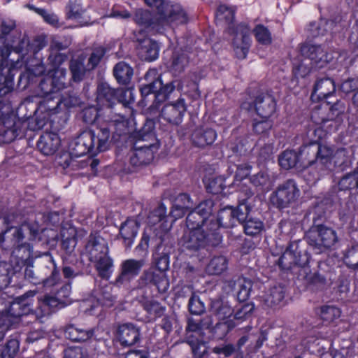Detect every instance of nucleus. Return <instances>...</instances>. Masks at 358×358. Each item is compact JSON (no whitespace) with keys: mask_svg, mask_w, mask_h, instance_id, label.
Instances as JSON below:
<instances>
[{"mask_svg":"<svg viewBox=\"0 0 358 358\" xmlns=\"http://www.w3.org/2000/svg\"><path fill=\"white\" fill-rule=\"evenodd\" d=\"M34 291H29L16 297L5 310L0 312V327L5 330L19 324L24 315L32 313V298Z\"/></svg>","mask_w":358,"mask_h":358,"instance_id":"1","label":"nucleus"},{"mask_svg":"<svg viewBox=\"0 0 358 358\" xmlns=\"http://www.w3.org/2000/svg\"><path fill=\"white\" fill-rule=\"evenodd\" d=\"M110 131L108 127L101 126L98 134V143L95 147L96 134L92 130L83 131L76 138L72 153L76 157L83 156L89 152H103L109 148L108 139Z\"/></svg>","mask_w":358,"mask_h":358,"instance_id":"2","label":"nucleus"},{"mask_svg":"<svg viewBox=\"0 0 358 358\" xmlns=\"http://www.w3.org/2000/svg\"><path fill=\"white\" fill-rule=\"evenodd\" d=\"M86 251L92 262H96V268L99 275L108 280L110 276L111 262L108 257L109 249L105 241L101 237H90L87 245Z\"/></svg>","mask_w":358,"mask_h":358,"instance_id":"3","label":"nucleus"},{"mask_svg":"<svg viewBox=\"0 0 358 358\" xmlns=\"http://www.w3.org/2000/svg\"><path fill=\"white\" fill-rule=\"evenodd\" d=\"M166 213V207L161 205L150 214L148 216V227L146 228L141 241L136 249L146 250L148 248V234L150 231H153L156 236L162 238L164 234L171 229L172 224L168 222Z\"/></svg>","mask_w":358,"mask_h":358,"instance_id":"4","label":"nucleus"},{"mask_svg":"<svg viewBox=\"0 0 358 358\" xmlns=\"http://www.w3.org/2000/svg\"><path fill=\"white\" fill-rule=\"evenodd\" d=\"M145 2L159 11L162 24L174 27L187 21V15L180 4L164 3V0H145Z\"/></svg>","mask_w":358,"mask_h":358,"instance_id":"5","label":"nucleus"},{"mask_svg":"<svg viewBox=\"0 0 358 358\" xmlns=\"http://www.w3.org/2000/svg\"><path fill=\"white\" fill-rule=\"evenodd\" d=\"M308 244L317 253H320L332 247L338 241L334 230L324 226H317L311 229L306 235Z\"/></svg>","mask_w":358,"mask_h":358,"instance_id":"6","label":"nucleus"},{"mask_svg":"<svg viewBox=\"0 0 358 358\" xmlns=\"http://www.w3.org/2000/svg\"><path fill=\"white\" fill-rule=\"evenodd\" d=\"M61 103V97L54 92L45 91V95L39 101L38 108L35 110L36 126L33 129H40L45 124L48 117L57 112Z\"/></svg>","mask_w":358,"mask_h":358,"instance_id":"7","label":"nucleus"},{"mask_svg":"<svg viewBox=\"0 0 358 358\" xmlns=\"http://www.w3.org/2000/svg\"><path fill=\"white\" fill-rule=\"evenodd\" d=\"M300 194L296 182L289 180L280 185L271 196V203L278 208H286L294 202Z\"/></svg>","mask_w":358,"mask_h":358,"instance_id":"8","label":"nucleus"},{"mask_svg":"<svg viewBox=\"0 0 358 358\" xmlns=\"http://www.w3.org/2000/svg\"><path fill=\"white\" fill-rule=\"evenodd\" d=\"M13 37L0 36V64L10 55L11 51L24 55L29 45L28 37L20 34Z\"/></svg>","mask_w":358,"mask_h":358,"instance_id":"9","label":"nucleus"},{"mask_svg":"<svg viewBox=\"0 0 358 358\" xmlns=\"http://www.w3.org/2000/svg\"><path fill=\"white\" fill-rule=\"evenodd\" d=\"M301 52L314 69L323 68L334 58L331 54H328L320 45L305 44L301 47Z\"/></svg>","mask_w":358,"mask_h":358,"instance_id":"10","label":"nucleus"},{"mask_svg":"<svg viewBox=\"0 0 358 358\" xmlns=\"http://www.w3.org/2000/svg\"><path fill=\"white\" fill-rule=\"evenodd\" d=\"M185 232L182 239L181 245L187 250L192 251H196L201 248H203L206 243L208 237L210 236V233L204 234V227L202 226H196L194 224V227H187Z\"/></svg>","mask_w":358,"mask_h":358,"instance_id":"11","label":"nucleus"},{"mask_svg":"<svg viewBox=\"0 0 358 358\" xmlns=\"http://www.w3.org/2000/svg\"><path fill=\"white\" fill-rule=\"evenodd\" d=\"M213 208V201L210 200L201 202L193 211L187 217L186 223L187 227H194V224L196 226H202L209 231L210 227V222Z\"/></svg>","mask_w":358,"mask_h":358,"instance_id":"12","label":"nucleus"},{"mask_svg":"<svg viewBox=\"0 0 358 358\" xmlns=\"http://www.w3.org/2000/svg\"><path fill=\"white\" fill-rule=\"evenodd\" d=\"M24 236L22 229H15L12 233V256L19 259L22 264L25 263L32 256V250L29 243L23 242Z\"/></svg>","mask_w":358,"mask_h":358,"instance_id":"13","label":"nucleus"},{"mask_svg":"<svg viewBox=\"0 0 358 358\" xmlns=\"http://www.w3.org/2000/svg\"><path fill=\"white\" fill-rule=\"evenodd\" d=\"M250 29L245 24L237 27L233 38L232 45L236 57L244 59L250 46Z\"/></svg>","mask_w":358,"mask_h":358,"instance_id":"14","label":"nucleus"},{"mask_svg":"<svg viewBox=\"0 0 358 358\" xmlns=\"http://www.w3.org/2000/svg\"><path fill=\"white\" fill-rule=\"evenodd\" d=\"M186 110L185 101L183 98H180L176 102L164 106L161 110L160 117L170 124H179L182 122Z\"/></svg>","mask_w":358,"mask_h":358,"instance_id":"15","label":"nucleus"},{"mask_svg":"<svg viewBox=\"0 0 358 358\" xmlns=\"http://www.w3.org/2000/svg\"><path fill=\"white\" fill-rule=\"evenodd\" d=\"M117 336L122 345H132L139 340V329L130 323L121 324L118 327Z\"/></svg>","mask_w":358,"mask_h":358,"instance_id":"16","label":"nucleus"},{"mask_svg":"<svg viewBox=\"0 0 358 358\" xmlns=\"http://www.w3.org/2000/svg\"><path fill=\"white\" fill-rule=\"evenodd\" d=\"M336 90L334 81L330 78H323L318 79L313 88L311 94L313 101H320L327 98Z\"/></svg>","mask_w":358,"mask_h":358,"instance_id":"17","label":"nucleus"},{"mask_svg":"<svg viewBox=\"0 0 358 358\" xmlns=\"http://www.w3.org/2000/svg\"><path fill=\"white\" fill-rule=\"evenodd\" d=\"M235 213L234 209L231 207L221 210L216 221H214L213 217L210 219L209 232H211V234L214 235V232L218 229L220 227H231L235 225Z\"/></svg>","mask_w":358,"mask_h":358,"instance_id":"18","label":"nucleus"},{"mask_svg":"<svg viewBox=\"0 0 358 358\" xmlns=\"http://www.w3.org/2000/svg\"><path fill=\"white\" fill-rule=\"evenodd\" d=\"M60 145L58 135L52 132H46L41 136L37 146L39 150L45 155H53Z\"/></svg>","mask_w":358,"mask_h":358,"instance_id":"19","label":"nucleus"},{"mask_svg":"<svg viewBox=\"0 0 358 358\" xmlns=\"http://www.w3.org/2000/svg\"><path fill=\"white\" fill-rule=\"evenodd\" d=\"M255 108L259 118L269 119L275 108V103L269 95L259 96L256 98Z\"/></svg>","mask_w":358,"mask_h":358,"instance_id":"20","label":"nucleus"},{"mask_svg":"<svg viewBox=\"0 0 358 358\" xmlns=\"http://www.w3.org/2000/svg\"><path fill=\"white\" fill-rule=\"evenodd\" d=\"M144 264L145 262L142 259L136 260L129 259L125 260L122 264V273L120 278L117 280V282L129 280V279L136 276Z\"/></svg>","mask_w":358,"mask_h":358,"instance_id":"21","label":"nucleus"},{"mask_svg":"<svg viewBox=\"0 0 358 358\" xmlns=\"http://www.w3.org/2000/svg\"><path fill=\"white\" fill-rule=\"evenodd\" d=\"M157 148L151 144L135 146L134 152L131 157L134 165L150 163L154 157V149Z\"/></svg>","mask_w":358,"mask_h":358,"instance_id":"22","label":"nucleus"},{"mask_svg":"<svg viewBox=\"0 0 358 358\" xmlns=\"http://www.w3.org/2000/svg\"><path fill=\"white\" fill-rule=\"evenodd\" d=\"M216 132L210 128L196 129L192 135V140L194 145L198 147H205L211 145L216 139Z\"/></svg>","mask_w":358,"mask_h":358,"instance_id":"23","label":"nucleus"},{"mask_svg":"<svg viewBox=\"0 0 358 358\" xmlns=\"http://www.w3.org/2000/svg\"><path fill=\"white\" fill-rule=\"evenodd\" d=\"M139 225L135 220H127L124 224H122L120 229V234L124 240L126 247L130 248L136 237Z\"/></svg>","mask_w":358,"mask_h":358,"instance_id":"24","label":"nucleus"},{"mask_svg":"<svg viewBox=\"0 0 358 358\" xmlns=\"http://www.w3.org/2000/svg\"><path fill=\"white\" fill-rule=\"evenodd\" d=\"M65 336L75 342H84L89 340L94 334L93 329H84L74 324H69L64 331Z\"/></svg>","mask_w":358,"mask_h":358,"instance_id":"25","label":"nucleus"},{"mask_svg":"<svg viewBox=\"0 0 358 358\" xmlns=\"http://www.w3.org/2000/svg\"><path fill=\"white\" fill-rule=\"evenodd\" d=\"M141 57L146 61L152 62L158 57L159 46L150 38L144 39L138 47Z\"/></svg>","mask_w":358,"mask_h":358,"instance_id":"26","label":"nucleus"},{"mask_svg":"<svg viewBox=\"0 0 358 358\" xmlns=\"http://www.w3.org/2000/svg\"><path fill=\"white\" fill-rule=\"evenodd\" d=\"M85 57L83 55H79L76 59H72L70 61V71L72 74V79L75 82L81 81L87 71H91L88 69V65H85Z\"/></svg>","mask_w":358,"mask_h":358,"instance_id":"27","label":"nucleus"},{"mask_svg":"<svg viewBox=\"0 0 358 358\" xmlns=\"http://www.w3.org/2000/svg\"><path fill=\"white\" fill-rule=\"evenodd\" d=\"M299 168L311 166L317 160V143H311L303 146L299 155Z\"/></svg>","mask_w":358,"mask_h":358,"instance_id":"28","label":"nucleus"},{"mask_svg":"<svg viewBox=\"0 0 358 358\" xmlns=\"http://www.w3.org/2000/svg\"><path fill=\"white\" fill-rule=\"evenodd\" d=\"M51 85L52 87L48 90L49 92H57L66 87L68 85L66 78V69L65 68L56 69L51 71Z\"/></svg>","mask_w":358,"mask_h":358,"instance_id":"29","label":"nucleus"},{"mask_svg":"<svg viewBox=\"0 0 358 358\" xmlns=\"http://www.w3.org/2000/svg\"><path fill=\"white\" fill-rule=\"evenodd\" d=\"M285 297L284 289L281 286H275L270 289L264 296L263 301L268 307L280 305Z\"/></svg>","mask_w":358,"mask_h":358,"instance_id":"30","label":"nucleus"},{"mask_svg":"<svg viewBox=\"0 0 358 358\" xmlns=\"http://www.w3.org/2000/svg\"><path fill=\"white\" fill-rule=\"evenodd\" d=\"M143 280L153 282L159 292H165L169 287V282L164 272L155 273L152 271H146L144 273Z\"/></svg>","mask_w":358,"mask_h":358,"instance_id":"31","label":"nucleus"},{"mask_svg":"<svg viewBox=\"0 0 358 358\" xmlns=\"http://www.w3.org/2000/svg\"><path fill=\"white\" fill-rule=\"evenodd\" d=\"M211 311L220 320H224L233 314V309L227 301L215 300L212 301Z\"/></svg>","mask_w":358,"mask_h":358,"instance_id":"32","label":"nucleus"},{"mask_svg":"<svg viewBox=\"0 0 358 358\" xmlns=\"http://www.w3.org/2000/svg\"><path fill=\"white\" fill-rule=\"evenodd\" d=\"M113 75L120 84L127 85L133 76V69L125 62H120L113 69Z\"/></svg>","mask_w":358,"mask_h":358,"instance_id":"33","label":"nucleus"},{"mask_svg":"<svg viewBox=\"0 0 358 358\" xmlns=\"http://www.w3.org/2000/svg\"><path fill=\"white\" fill-rule=\"evenodd\" d=\"M212 324V320L209 317L203 318L202 320L189 318L188 320L187 330L188 332H192L201 336L203 334V330L204 329H209Z\"/></svg>","mask_w":358,"mask_h":358,"instance_id":"34","label":"nucleus"},{"mask_svg":"<svg viewBox=\"0 0 358 358\" xmlns=\"http://www.w3.org/2000/svg\"><path fill=\"white\" fill-rule=\"evenodd\" d=\"M228 261L225 257H213L206 267V272L210 275H220L227 269Z\"/></svg>","mask_w":358,"mask_h":358,"instance_id":"35","label":"nucleus"},{"mask_svg":"<svg viewBox=\"0 0 358 358\" xmlns=\"http://www.w3.org/2000/svg\"><path fill=\"white\" fill-rule=\"evenodd\" d=\"M19 122L16 123L14 120L8 118L3 124L5 129L3 131V141L6 143L12 142L20 134Z\"/></svg>","mask_w":358,"mask_h":358,"instance_id":"36","label":"nucleus"},{"mask_svg":"<svg viewBox=\"0 0 358 358\" xmlns=\"http://www.w3.org/2000/svg\"><path fill=\"white\" fill-rule=\"evenodd\" d=\"M279 164L285 169H292L296 164L299 166V155L294 151L286 150L280 155Z\"/></svg>","mask_w":358,"mask_h":358,"instance_id":"37","label":"nucleus"},{"mask_svg":"<svg viewBox=\"0 0 358 358\" xmlns=\"http://www.w3.org/2000/svg\"><path fill=\"white\" fill-rule=\"evenodd\" d=\"M334 159V152L332 149L325 145L317 143V163H320L326 168H329V163Z\"/></svg>","mask_w":358,"mask_h":358,"instance_id":"38","label":"nucleus"},{"mask_svg":"<svg viewBox=\"0 0 358 358\" xmlns=\"http://www.w3.org/2000/svg\"><path fill=\"white\" fill-rule=\"evenodd\" d=\"M243 227L246 234L255 236L263 230L264 224L262 222L258 219L250 218L245 222Z\"/></svg>","mask_w":358,"mask_h":358,"instance_id":"39","label":"nucleus"},{"mask_svg":"<svg viewBox=\"0 0 358 358\" xmlns=\"http://www.w3.org/2000/svg\"><path fill=\"white\" fill-rule=\"evenodd\" d=\"M340 310L334 306L326 305L320 308V315L321 318L328 322H333L340 317Z\"/></svg>","mask_w":358,"mask_h":358,"instance_id":"40","label":"nucleus"},{"mask_svg":"<svg viewBox=\"0 0 358 358\" xmlns=\"http://www.w3.org/2000/svg\"><path fill=\"white\" fill-rule=\"evenodd\" d=\"M344 262L350 268L358 269V244L352 245L347 250Z\"/></svg>","mask_w":358,"mask_h":358,"instance_id":"41","label":"nucleus"},{"mask_svg":"<svg viewBox=\"0 0 358 358\" xmlns=\"http://www.w3.org/2000/svg\"><path fill=\"white\" fill-rule=\"evenodd\" d=\"M194 335L189 336L188 343L192 347V352L194 358H203L207 353V347L205 343L201 341H195L193 338Z\"/></svg>","mask_w":358,"mask_h":358,"instance_id":"42","label":"nucleus"},{"mask_svg":"<svg viewBox=\"0 0 358 358\" xmlns=\"http://www.w3.org/2000/svg\"><path fill=\"white\" fill-rule=\"evenodd\" d=\"M113 96H115L118 102L124 106H127L134 101L133 92L131 88L122 87L113 92Z\"/></svg>","mask_w":358,"mask_h":358,"instance_id":"43","label":"nucleus"},{"mask_svg":"<svg viewBox=\"0 0 358 358\" xmlns=\"http://www.w3.org/2000/svg\"><path fill=\"white\" fill-rule=\"evenodd\" d=\"M312 69H314V67H312L308 59L304 57L299 64L294 65L293 69L294 76L296 79L304 78L310 73Z\"/></svg>","mask_w":358,"mask_h":358,"instance_id":"44","label":"nucleus"},{"mask_svg":"<svg viewBox=\"0 0 358 358\" xmlns=\"http://www.w3.org/2000/svg\"><path fill=\"white\" fill-rule=\"evenodd\" d=\"M254 34L257 41L263 44L268 45L271 43V35L268 29L263 25H257L254 29Z\"/></svg>","mask_w":358,"mask_h":358,"instance_id":"45","label":"nucleus"},{"mask_svg":"<svg viewBox=\"0 0 358 358\" xmlns=\"http://www.w3.org/2000/svg\"><path fill=\"white\" fill-rule=\"evenodd\" d=\"M67 55L60 52H50V55L48 58V64L50 66L49 73L51 71H54L56 69L62 68V64L66 61Z\"/></svg>","mask_w":358,"mask_h":358,"instance_id":"46","label":"nucleus"},{"mask_svg":"<svg viewBox=\"0 0 358 358\" xmlns=\"http://www.w3.org/2000/svg\"><path fill=\"white\" fill-rule=\"evenodd\" d=\"M98 100L103 104L106 102L107 108L110 110L111 108L112 90L110 87L104 84H101L98 87Z\"/></svg>","mask_w":358,"mask_h":358,"instance_id":"47","label":"nucleus"},{"mask_svg":"<svg viewBox=\"0 0 358 358\" xmlns=\"http://www.w3.org/2000/svg\"><path fill=\"white\" fill-rule=\"evenodd\" d=\"M251 182L256 187L268 189L271 186V180L266 171H260L250 178Z\"/></svg>","mask_w":358,"mask_h":358,"instance_id":"48","label":"nucleus"},{"mask_svg":"<svg viewBox=\"0 0 358 358\" xmlns=\"http://www.w3.org/2000/svg\"><path fill=\"white\" fill-rule=\"evenodd\" d=\"M239 290L237 294L238 299L241 301H245L250 296L252 289V282L245 278L238 280Z\"/></svg>","mask_w":358,"mask_h":358,"instance_id":"49","label":"nucleus"},{"mask_svg":"<svg viewBox=\"0 0 358 358\" xmlns=\"http://www.w3.org/2000/svg\"><path fill=\"white\" fill-rule=\"evenodd\" d=\"M10 280V265L5 262H0V289L6 288Z\"/></svg>","mask_w":358,"mask_h":358,"instance_id":"50","label":"nucleus"},{"mask_svg":"<svg viewBox=\"0 0 358 358\" xmlns=\"http://www.w3.org/2000/svg\"><path fill=\"white\" fill-rule=\"evenodd\" d=\"M67 17L71 20H79L84 13V10L79 3L70 1L67 6Z\"/></svg>","mask_w":358,"mask_h":358,"instance_id":"51","label":"nucleus"},{"mask_svg":"<svg viewBox=\"0 0 358 358\" xmlns=\"http://www.w3.org/2000/svg\"><path fill=\"white\" fill-rule=\"evenodd\" d=\"M188 58L185 53L176 54L173 57L172 69L176 72H180L188 64Z\"/></svg>","mask_w":358,"mask_h":358,"instance_id":"52","label":"nucleus"},{"mask_svg":"<svg viewBox=\"0 0 358 358\" xmlns=\"http://www.w3.org/2000/svg\"><path fill=\"white\" fill-rule=\"evenodd\" d=\"M105 52V49L101 47L94 49L88 59V69H94L99 64Z\"/></svg>","mask_w":358,"mask_h":358,"instance_id":"53","label":"nucleus"},{"mask_svg":"<svg viewBox=\"0 0 358 358\" xmlns=\"http://www.w3.org/2000/svg\"><path fill=\"white\" fill-rule=\"evenodd\" d=\"M254 305L251 303L243 305L236 310L234 318L237 320H243L248 318L254 310Z\"/></svg>","mask_w":358,"mask_h":358,"instance_id":"54","label":"nucleus"},{"mask_svg":"<svg viewBox=\"0 0 358 358\" xmlns=\"http://www.w3.org/2000/svg\"><path fill=\"white\" fill-rule=\"evenodd\" d=\"M189 308L192 314L199 315L205 310V306L198 296H192L189 301Z\"/></svg>","mask_w":358,"mask_h":358,"instance_id":"55","label":"nucleus"},{"mask_svg":"<svg viewBox=\"0 0 358 358\" xmlns=\"http://www.w3.org/2000/svg\"><path fill=\"white\" fill-rule=\"evenodd\" d=\"M216 15L217 17L220 20H225L227 22H230L234 19V10L226 5H220Z\"/></svg>","mask_w":358,"mask_h":358,"instance_id":"56","label":"nucleus"},{"mask_svg":"<svg viewBox=\"0 0 358 358\" xmlns=\"http://www.w3.org/2000/svg\"><path fill=\"white\" fill-rule=\"evenodd\" d=\"M253 127L256 133L264 134L271 128L272 124L268 119L259 118L255 120Z\"/></svg>","mask_w":358,"mask_h":358,"instance_id":"57","label":"nucleus"},{"mask_svg":"<svg viewBox=\"0 0 358 358\" xmlns=\"http://www.w3.org/2000/svg\"><path fill=\"white\" fill-rule=\"evenodd\" d=\"M113 123L119 135L127 132L129 122L124 117L119 115L113 116Z\"/></svg>","mask_w":358,"mask_h":358,"instance_id":"58","label":"nucleus"},{"mask_svg":"<svg viewBox=\"0 0 358 358\" xmlns=\"http://www.w3.org/2000/svg\"><path fill=\"white\" fill-rule=\"evenodd\" d=\"M182 199H185V196H177L173 205L171 215L175 220L182 217L185 213L186 210L181 208V202Z\"/></svg>","mask_w":358,"mask_h":358,"instance_id":"59","label":"nucleus"},{"mask_svg":"<svg viewBox=\"0 0 358 358\" xmlns=\"http://www.w3.org/2000/svg\"><path fill=\"white\" fill-rule=\"evenodd\" d=\"M71 42L69 40L62 41L56 37L52 38L50 44V52H58L64 50L70 45Z\"/></svg>","mask_w":358,"mask_h":358,"instance_id":"60","label":"nucleus"},{"mask_svg":"<svg viewBox=\"0 0 358 358\" xmlns=\"http://www.w3.org/2000/svg\"><path fill=\"white\" fill-rule=\"evenodd\" d=\"M64 358H87L85 351L79 347H71L64 352Z\"/></svg>","mask_w":358,"mask_h":358,"instance_id":"61","label":"nucleus"},{"mask_svg":"<svg viewBox=\"0 0 358 358\" xmlns=\"http://www.w3.org/2000/svg\"><path fill=\"white\" fill-rule=\"evenodd\" d=\"M251 168V166L248 164L238 165L235 174V182H239L245 178L250 173Z\"/></svg>","mask_w":358,"mask_h":358,"instance_id":"62","label":"nucleus"},{"mask_svg":"<svg viewBox=\"0 0 358 358\" xmlns=\"http://www.w3.org/2000/svg\"><path fill=\"white\" fill-rule=\"evenodd\" d=\"M51 313L45 301L43 298L38 300V306L35 310V314L37 318L40 319L44 316L50 315Z\"/></svg>","mask_w":358,"mask_h":358,"instance_id":"63","label":"nucleus"},{"mask_svg":"<svg viewBox=\"0 0 358 358\" xmlns=\"http://www.w3.org/2000/svg\"><path fill=\"white\" fill-rule=\"evenodd\" d=\"M358 89V78H352L343 82L341 84V90L346 92L355 91Z\"/></svg>","mask_w":358,"mask_h":358,"instance_id":"64","label":"nucleus"}]
</instances>
